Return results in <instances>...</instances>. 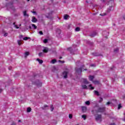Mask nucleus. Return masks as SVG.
Returning <instances> with one entry per match:
<instances>
[{
    "label": "nucleus",
    "instance_id": "f257e3e1",
    "mask_svg": "<svg viewBox=\"0 0 125 125\" xmlns=\"http://www.w3.org/2000/svg\"><path fill=\"white\" fill-rule=\"evenodd\" d=\"M110 3H111L112 5L111 6H110L109 8H107V12H108V13L111 12V11H112V10H113V4L114 3V1H110L109 2V4H110Z\"/></svg>",
    "mask_w": 125,
    "mask_h": 125
},
{
    "label": "nucleus",
    "instance_id": "f03ea898",
    "mask_svg": "<svg viewBox=\"0 0 125 125\" xmlns=\"http://www.w3.org/2000/svg\"><path fill=\"white\" fill-rule=\"evenodd\" d=\"M106 107H99L97 110V113H103L105 112Z\"/></svg>",
    "mask_w": 125,
    "mask_h": 125
},
{
    "label": "nucleus",
    "instance_id": "7ed1b4c3",
    "mask_svg": "<svg viewBox=\"0 0 125 125\" xmlns=\"http://www.w3.org/2000/svg\"><path fill=\"white\" fill-rule=\"evenodd\" d=\"M68 72L64 71L62 73V76L63 77L64 79H67L68 78Z\"/></svg>",
    "mask_w": 125,
    "mask_h": 125
},
{
    "label": "nucleus",
    "instance_id": "20e7f679",
    "mask_svg": "<svg viewBox=\"0 0 125 125\" xmlns=\"http://www.w3.org/2000/svg\"><path fill=\"white\" fill-rule=\"evenodd\" d=\"M82 82H83V83H85V84H88V83H89V82H88V81H87V80L84 78L82 79Z\"/></svg>",
    "mask_w": 125,
    "mask_h": 125
},
{
    "label": "nucleus",
    "instance_id": "39448f33",
    "mask_svg": "<svg viewBox=\"0 0 125 125\" xmlns=\"http://www.w3.org/2000/svg\"><path fill=\"white\" fill-rule=\"evenodd\" d=\"M101 115H98L97 116H96V120L100 121V120H101Z\"/></svg>",
    "mask_w": 125,
    "mask_h": 125
},
{
    "label": "nucleus",
    "instance_id": "423d86ee",
    "mask_svg": "<svg viewBox=\"0 0 125 125\" xmlns=\"http://www.w3.org/2000/svg\"><path fill=\"white\" fill-rule=\"evenodd\" d=\"M43 52H44V53H47V52H48V48L46 47H44Z\"/></svg>",
    "mask_w": 125,
    "mask_h": 125
},
{
    "label": "nucleus",
    "instance_id": "0eeeda50",
    "mask_svg": "<svg viewBox=\"0 0 125 125\" xmlns=\"http://www.w3.org/2000/svg\"><path fill=\"white\" fill-rule=\"evenodd\" d=\"M42 84V83L40 82L39 81L38 82V83H36V85L38 86V87H41Z\"/></svg>",
    "mask_w": 125,
    "mask_h": 125
},
{
    "label": "nucleus",
    "instance_id": "6e6552de",
    "mask_svg": "<svg viewBox=\"0 0 125 125\" xmlns=\"http://www.w3.org/2000/svg\"><path fill=\"white\" fill-rule=\"evenodd\" d=\"M38 21V19L36 18L35 17H32V21L33 22V23H36Z\"/></svg>",
    "mask_w": 125,
    "mask_h": 125
},
{
    "label": "nucleus",
    "instance_id": "1a4fd4ad",
    "mask_svg": "<svg viewBox=\"0 0 125 125\" xmlns=\"http://www.w3.org/2000/svg\"><path fill=\"white\" fill-rule=\"evenodd\" d=\"M75 70H76V71L77 72V73H79V72H80V73H82V68H80L79 69H78V68H76Z\"/></svg>",
    "mask_w": 125,
    "mask_h": 125
},
{
    "label": "nucleus",
    "instance_id": "9d476101",
    "mask_svg": "<svg viewBox=\"0 0 125 125\" xmlns=\"http://www.w3.org/2000/svg\"><path fill=\"white\" fill-rule=\"evenodd\" d=\"M82 111L83 113H85L86 112V107L82 106Z\"/></svg>",
    "mask_w": 125,
    "mask_h": 125
},
{
    "label": "nucleus",
    "instance_id": "9b49d317",
    "mask_svg": "<svg viewBox=\"0 0 125 125\" xmlns=\"http://www.w3.org/2000/svg\"><path fill=\"white\" fill-rule=\"evenodd\" d=\"M96 35H97V33H96V32H94L90 36V37H91V38H93V37H95V36H96Z\"/></svg>",
    "mask_w": 125,
    "mask_h": 125
},
{
    "label": "nucleus",
    "instance_id": "f8f14e48",
    "mask_svg": "<svg viewBox=\"0 0 125 125\" xmlns=\"http://www.w3.org/2000/svg\"><path fill=\"white\" fill-rule=\"evenodd\" d=\"M93 79H94V77L93 76H89V80L90 81H91V82H92V81H93Z\"/></svg>",
    "mask_w": 125,
    "mask_h": 125
},
{
    "label": "nucleus",
    "instance_id": "ddd939ff",
    "mask_svg": "<svg viewBox=\"0 0 125 125\" xmlns=\"http://www.w3.org/2000/svg\"><path fill=\"white\" fill-rule=\"evenodd\" d=\"M93 83H94V84H99L100 83L98 81H93Z\"/></svg>",
    "mask_w": 125,
    "mask_h": 125
},
{
    "label": "nucleus",
    "instance_id": "4468645a",
    "mask_svg": "<svg viewBox=\"0 0 125 125\" xmlns=\"http://www.w3.org/2000/svg\"><path fill=\"white\" fill-rule=\"evenodd\" d=\"M94 92L95 95H97V96H99V95H100L99 94V92H98V91L95 90Z\"/></svg>",
    "mask_w": 125,
    "mask_h": 125
},
{
    "label": "nucleus",
    "instance_id": "2eb2a0df",
    "mask_svg": "<svg viewBox=\"0 0 125 125\" xmlns=\"http://www.w3.org/2000/svg\"><path fill=\"white\" fill-rule=\"evenodd\" d=\"M37 60L39 62L40 64H42L43 62V61H42V60H40V59H37Z\"/></svg>",
    "mask_w": 125,
    "mask_h": 125
},
{
    "label": "nucleus",
    "instance_id": "dca6fc26",
    "mask_svg": "<svg viewBox=\"0 0 125 125\" xmlns=\"http://www.w3.org/2000/svg\"><path fill=\"white\" fill-rule=\"evenodd\" d=\"M68 18H69V15H64V19L65 20H67L68 19Z\"/></svg>",
    "mask_w": 125,
    "mask_h": 125
},
{
    "label": "nucleus",
    "instance_id": "f3484780",
    "mask_svg": "<svg viewBox=\"0 0 125 125\" xmlns=\"http://www.w3.org/2000/svg\"><path fill=\"white\" fill-rule=\"evenodd\" d=\"M89 89H91L92 90L94 89V87H92V84H89Z\"/></svg>",
    "mask_w": 125,
    "mask_h": 125
},
{
    "label": "nucleus",
    "instance_id": "a211bd4d",
    "mask_svg": "<svg viewBox=\"0 0 125 125\" xmlns=\"http://www.w3.org/2000/svg\"><path fill=\"white\" fill-rule=\"evenodd\" d=\"M31 111H32V108H31V107H28L27 108V113H30V112H31Z\"/></svg>",
    "mask_w": 125,
    "mask_h": 125
},
{
    "label": "nucleus",
    "instance_id": "6ab92c4d",
    "mask_svg": "<svg viewBox=\"0 0 125 125\" xmlns=\"http://www.w3.org/2000/svg\"><path fill=\"white\" fill-rule=\"evenodd\" d=\"M18 43L19 45H21V44H23V42H21L20 40H18Z\"/></svg>",
    "mask_w": 125,
    "mask_h": 125
},
{
    "label": "nucleus",
    "instance_id": "aec40b11",
    "mask_svg": "<svg viewBox=\"0 0 125 125\" xmlns=\"http://www.w3.org/2000/svg\"><path fill=\"white\" fill-rule=\"evenodd\" d=\"M83 89H87V86L86 85H82Z\"/></svg>",
    "mask_w": 125,
    "mask_h": 125
},
{
    "label": "nucleus",
    "instance_id": "412c9836",
    "mask_svg": "<svg viewBox=\"0 0 125 125\" xmlns=\"http://www.w3.org/2000/svg\"><path fill=\"white\" fill-rule=\"evenodd\" d=\"M48 105L47 104H45L43 107H42V110H45V108H47Z\"/></svg>",
    "mask_w": 125,
    "mask_h": 125
},
{
    "label": "nucleus",
    "instance_id": "4be33fe9",
    "mask_svg": "<svg viewBox=\"0 0 125 125\" xmlns=\"http://www.w3.org/2000/svg\"><path fill=\"white\" fill-rule=\"evenodd\" d=\"M23 16H29V15L27 14V11H23Z\"/></svg>",
    "mask_w": 125,
    "mask_h": 125
},
{
    "label": "nucleus",
    "instance_id": "5701e85b",
    "mask_svg": "<svg viewBox=\"0 0 125 125\" xmlns=\"http://www.w3.org/2000/svg\"><path fill=\"white\" fill-rule=\"evenodd\" d=\"M76 32H79V31H81V28L80 27H76L75 28Z\"/></svg>",
    "mask_w": 125,
    "mask_h": 125
},
{
    "label": "nucleus",
    "instance_id": "b1692460",
    "mask_svg": "<svg viewBox=\"0 0 125 125\" xmlns=\"http://www.w3.org/2000/svg\"><path fill=\"white\" fill-rule=\"evenodd\" d=\"M29 39H30V37H24L23 38V41H28Z\"/></svg>",
    "mask_w": 125,
    "mask_h": 125
},
{
    "label": "nucleus",
    "instance_id": "393cba45",
    "mask_svg": "<svg viewBox=\"0 0 125 125\" xmlns=\"http://www.w3.org/2000/svg\"><path fill=\"white\" fill-rule=\"evenodd\" d=\"M85 104H86V105H87L88 106L90 105V102H89V101H87L85 102Z\"/></svg>",
    "mask_w": 125,
    "mask_h": 125
},
{
    "label": "nucleus",
    "instance_id": "a878e982",
    "mask_svg": "<svg viewBox=\"0 0 125 125\" xmlns=\"http://www.w3.org/2000/svg\"><path fill=\"white\" fill-rule=\"evenodd\" d=\"M82 118L83 119V120H86V115H82Z\"/></svg>",
    "mask_w": 125,
    "mask_h": 125
},
{
    "label": "nucleus",
    "instance_id": "bb28decb",
    "mask_svg": "<svg viewBox=\"0 0 125 125\" xmlns=\"http://www.w3.org/2000/svg\"><path fill=\"white\" fill-rule=\"evenodd\" d=\"M56 62V60H52L51 63H52V64H54Z\"/></svg>",
    "mask_w": 125,
    "mask_h": 125
},
{
    "label": "nucleus",
    "instance_id": "cd10ccee",
    "mask_svg": "<svg viewBox=\"0 0 125 125\" xmlns=\"http://www.w3.org/2000/svg\"><path fill=\"white\" fill-rule=\"evenodd\" d=\"M51 111L52 112V111H53V110L54 109V107H53V105H51Z\"/></svg>",
    "mask_w": 125,
    "mask_h": 125
},
{
    "label": "nucleus",
    "instance_id": "c85d7f7f",
    "mask_svg": "<svg viewBox=\"0 0 125 125\" xmlns=\"http://www.w3.org/2000/svg\"><path fill=\"white\" fill-rule=\"evenodd\" d=\"M13 25H15V28H16V29H19V27H18V26H17V25L15 24V22L13 23Z\"/></svg>",
    "mask_w": 125,
    "mask_h": 125
},
{
    "label": "nucleus",
    "instance_id": "c756f323",
    "mask_svg": "<svg viewBox=\"0 0 125 125\" xmlns=\"http://www.w3.org/2000/svg\"><path fill=\"white\" fill-rule=\"evenodd\" d=\"M32 27H33L34 29H37V26H36V25H35L34 24H32Z\"/></svg>",
    "mask_w": 125,
    "mask_h": 125
},
{
    "label": "nucleus",
    "instance_id": "7c9ffc66",
    "mask_svg": "<svg viewBox=\"0 0 125 125\" xmlns=\"http://www.w3.org/2000/svg\"><path fill=\"white\" fill-rule=\"evenodd\" d=\"M100 100L99 101V103H101L103 101V99L101 97L100 98Z\"/></svg>",
    "mask_w": 125,
    "mask_h": 125
},
{
    "label": "nucleus",
    "instance_id": "2f4dec72",
    "mask_svg": "<svg viewBox=\"0 0 125 125\" xmlns=\"http://www.w3.org/2000/svg\"><path fill=\"white\" fill-rule=\"evenodd\" d=\"M25 54L26 56H28V55H29L30 54V53H29V52H26L25 53Z\"/></svg>",
    "mask_w": 125,
    "mask_h": 125
},
{
    "label": "nucleus",
    "instance_id": "473e14b6",
    "mask_svg": "<svg viewBox=\"0 0 125 125\" xmlns=\"http://www.w3.org/2000/svg\"><path fill=\"white\" fill-rule=\"evenodd\" d=\"M47 42H48L47 39H45V40L43 41V42H44V43H47Z\"/></svg>",
    "mask_w": 125,
    "mask_h": 125
},
{
    "label": "nucleus",
    "instance_id": "72a5a7b5",
    "mask_svg": "<svg viewBox=\"0 0 125 125\" xmlns=\"http://www.w3.org/2000/svg\"><path fill=\"white\" fill-rule=\"evenodd\" d=\"M69 119H72V118H73V115H72V114H69Z\"/></svg>",
    "mask_w": 125,
    "mask_h": 125
},
{
    "label": "nucleus",
    "instance_id": "f704fd0d",
    "mask_svg": "<svg viewBox=\"0 0 125 125\" xmlns=\"http://www.w3.org/2000/svg\"><path fill=\"white\" fill-rule=\"evenodd\" d=\"M122 108V105L121 104H119L118 105V109H120Z\"/></svg>",
    "mask_w": 125,
    "mask_h": 125
},
{
    "label": "nucleus",
    "instance_id": "c9c22d12",
    "mask_svg": "<svg viewBox=\"0 0 125 125\" xmlns=\"http://www.w3.org/2000/svg\"><path fill=\"white\" fill-rule=\"evenodd\" d=\"M39 56H40V57H41V56H42V53H40L39 54Z\"/></svg>",
    "mask_w": 125,
    "mask_h": 125
},
{
    "label": "nucleus",
    "instance_id": "e433bc0d",
    "mask_svg": "<svg viewBox=\"0 0 125 125\" xmlns=\"http://www.w3.org/2000/svg\"><path fill=\"white\" fill-rule=\"evenodd\" d=\"M31 12L32 13H33L34 14H37V12L36 11H31Z\"/></svg>",
    "mask_w": 125,
    "mask_h": 125
},
{
    "label": "nucleus",
    "instance_id": "4c0bfd02",
    "mask_svg": "<svg viewBox=\"0 0 125 125\" xmlns=\"http://www.w3.org/2000/svg\"><path fill=\"white\" fill-rule=\"evenodd\" d=\"M7 35H8V33H5L4 34V37H7Z\"/></svg>",
    "mask_w": 125,
    "mask_h": 125
},
{
    "label": "nucleus",
    "instance_id": "58836bf2",
    "mask_svg": "<svg viewBox=\"0 0 125 125\" xmlns=\"http://www.w3.org/2000/svg\"><path fill=\"white\" fill-rule=\"evenodd\" d=\"M39 34H40V35H43V33H42V31H40V32H39Z\"/></svg>",
    "mask_w": 125,
    "mask_h": 125
},
{
    "label": "nucleus",
    "instance_id": "ea45409f",
    "mask_svg": "<svg viewBox=\"0 0 125 125\" xmlns=\"http://www.w3.org/2000/svg\"><path fill=\"white\" fill-rule=\"evenodd\" d=\"M23 38V35H20V39H22Z\"/></svg>",
    "mask_w": 125,
    "mask_h": 125
},
{
    "label": "nucleus",
    "instance_id": "a19ab883",
    "mask_svg": "<svg viewBox=\"0 0 125 125\" xmlns=\"http://www.w3.org/2000/svg\"><path fill=\"white\" fill-rule=\"evenodd\" d=\"M110 104H111V103H110V102H108L106 103V105H110Z\"/></svg>",
    "mask_w": 125,
    "mask_h": 125
},
{
    "label": "nucleus",
    "instance_id": "79ce46f5",
    "mask_svg": "<svg viewBox=\"0 0 125 125\" xmlns=\"http://www.w3.org/2000/svg\"><path fill=\"white\" fill-rule=\"evenodd\" d=\"M91 67H95V64H91Z\"/></svg>",
    "mask_w": 125,
    "mask_h": 125
},
{
    "label": "nucleus",
    "instance_id": "37998d69",
    "mask_svg": "<svg viewBox=\"0 0 125 125\" xmlns=\"http://www.w3.org/2000/svg\"><path fill=\"white\" fill-rule=\"evenodd\" d=\"M118 50H119V49L118 48H116V49H114L115 52L118 51Z\"/></svg>",
    "mask_w": 125,
    "mask_h": 125
},
{
    "label": "nucleus",
    "instance_id": "c03bdc74",
    "mask_svg": "<svg viewBox=\"0 0 125 125\" xmlns=\"http://www.w3.org/2000/svg\"><path fill=\"white\" fill-rule=\"evenodd\" d=\"M67 49H68V50L70 51L72 49V48L69 47V48H67Z\"/></svg>",
    "mask_w": 125,
    "mask_h": 125
},
{
    "label": "nucleus",
    "instance_id": "a18cd8bd",
    "mask_svg": "<svg viewBox=\"0 0 125 125\" xmlns=\"http://www.w3.org/2000/svg\"><path fill=\"white\" fill-rule=\"evenodd\" d=\"M11 125H16V124L15 123H13Z\"/></svg>",
    "mask_w": 125,
    "mask_h": 125
},
{
    "label": "nucleus",
    "instance_id": "49530a36",
    "mask_svg": "<svg viewBox=\"0 0 125 125\" xmlns=\"http://www.w3.org/2000/svg\"><path fill=\"white\" fill-rule=\"evenodd\" d=\"M110 125H116V124L115 123H111Z\"/></svg>",
    "mask_w": 125,
    "mask_h": 125
},
{
    "label": "nucleus",
    "instance_id": "de8ad7c7",
    "mask_svg": "<svg viewBox=\"0 0 125 125\" xmlns=\"http://www.w3.org/2000/svg\"><path fill=\"white\" fill-rule=\"evenodd\" d=\"M101 1H103V2H104V1H105V0H101Z\"/></svg>",
    "mask_w": 125,
    "mask_h": 125
},
{
    "label": "nucleus",
    "instance_id": "09e8293b",
    "mask_svg": "<svg viewBox=\"0 0 125 125\" xmlns=\"http://www.w3.org/2000/svg\"><path fill=\"white\" fill-rule=\"evenodd\" d=\"M29 28L30 30H31V29H32V27H31V26H30L29 27Z\"/></svg>",
    "mask_w": 125,
    "mask_h": 125
},
{
    "label": "nucleus",
    "instance_id": "8fccbe9b",
    "mask_svg": "<svg viewBox=\"0 0 125 125\" xmlns=\"http://www.w3.org/2000/svg\"><path fill=\"white\" fill-rule=\"evenodd\" d=\"M124 19L125 20V16L123 17Z\"/></svg>",
    "mask_w": 125,
    "mask_h": 125
},
{
    "label": "nucleus",
    "instance_id": "3c124183",
    "mask_svg": "<svg viewBox=\"0 0 125 125\" xmlns=\"http://www.w3.org/2000/svg\"><path fill=\"white\" fill-rule=\"evenodd\" d=\"M59 62H62V61L59 60Z\"/></svg>",
    "mask_w": 125,
    "mask_h": 125
},
{
    "label": "nucleus",
    "instance_id": "603ef678",
    "mask_svg": "<svg viewBox=\"0 0 125 125\" xmlns=\"http://www.w3.org/2000/svg\"><path fill=\"white\" fill-rule=\"evenodd\" d=\"M60 59H62V57H60Z\"/></svg>",
    "mask_w": 125,
    "mask_h": 125
},
{
    "label": "nucleus",
    "instance_id": "864d4df0",
    "mask_svg": "<svg viewBox=\"0 0 125 125\" xmlns=\"http://www.w3.org/2000/svg\"><path fill=\"white\" fill-rule=\"evenodd\" d=\"M18 122L19 123H20V122H21V120H19Z\"/></svg>",
    "mask_w": 125,
    "mask_h": 125
},
{
    "label": "nucleus",
    "instance_id": "5fc2aeb1",
    "mask_svg": "<svg viewBox=\"0 0 125 125\" xmlns=\"http://www.w3.org/2000/svg\"><path fill=\"white\" fill-rule=\"evenodd\" d=\"M0 91H2V89H0Z\"/></svg>",
    "mask_w": 125,
    "mask_h": 125
},
{
    "label": "nucleus",
    "instance_id": "6e6d98bb",
    "mask_svg": "<svg viewBox=\"0 0 125 125\" xmlns=\"http://www.w3.org/2000/svg\"><path fill=\"white\" fill-rule=\"evenodd\" d=\"M27 0V1H30V0Z\"/></svg>",
    "mask_w": 125,
    "mask_h": 125
},
{
    "label": "nucleus",
    "instance_id": "4d7b16f0",
    "mask_svg": "<svg viewBox=\"0 0 125 125\" xmlns=\"http://www.w3.org/2000/svg\"><path fill=\"white\" fill-rule=\"evenodd\" d=\"M100 15H101L102 16H103L102 14H100Z\"/></svg>",
    "mask_w": 125,
    "mask_h": 125
},
{
    "label": "nucleus",
    "instance_id": "13d9d810",
    "mask_svg": "<svg viewBox=\"0 0 125 125\" xmlns=\"http://www.w3.org/2000/svg\"><path fill=\"white\" fill-rule=\"evenodd\" d=\"M21 26V24H20V26Z\"/></svg>",
    "mask_w": 125,
    "mask_h": 125
},
{
    "label": "nucleus",
    "instance_id": "bf43d9fd",
    "mask_svg": "<svg viewBox=\"0 0 125 125\" xmlns=\"http://www.w3.org/2000/svg\"><path fill=\"white\" fill-rule=\"evenodd\" d=\"M105 38L107 39V37H105Z\"/></svg>",
    "mask_w": 125,
    "mask_h": 125
}]
</instances>
